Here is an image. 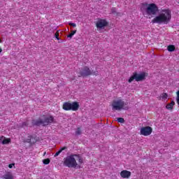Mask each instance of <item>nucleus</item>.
I'll use <instances>...</instances> for the list:
<instances>
[{"label": "nucleus", "instance_id": "nucleus-27", "mask_svg": "<svg viewBox=\"0 0 179 179\" xmlns=\"http://www.w3.org/2000/svg\"><path fill=\"white\" fill-rule=\"evenodd\" d=\"M3 136H0V143H2V141H3Z\"/></svg>", "mask_w": 179, "mask_h": 179}, {"label": "nucleus", "instance_id": "nucleus-31", "mask_svg": "<svg viewBox=\"0 0 179 179\" xmlns=\"http://www.w3.org/2000/svg\"><path fill=\"white\" fill-rule=\"evenodd\" d=\"M0 43H2V41L0 40Z\"/></svg>", "mask_w": 179, "mask_h": 179}, {"label": "nucleus", "instance_id": "nucleus-4", "mask_svg": "<svg viewBox=\"0 0 179 179\" xmlns=\"http://www.w3.org/2000/svg\"><path fill=\"white\" fill-rule=\"evenodd\" d=\"M75 156H78V155H71L69 156H67L64 159V164L66 167H78V162H76V159H75Z\"/></svg>", "mask_w": 179, "mask_h": 179}, {"label": "nucleus", "instance_id": "nucleus-14", "mask_svg": "<svg viewBox=\"0 0 179 179\" xmlns=\"http://www.w3.org/2000/svg\"><path fill=\"white\" fill-rule=\"evenodd\" d=\"M3 179H15V177L12 173H8L3 176Z\"/></svg>", "mask_w": 179, "mask_h": 179}, {"label": "nucleus", "instance_id": "nucleus-20", "mask_svg": "<svg viewBox=\"0 0 179 179\" xmlns=\"http://www.w3.org/2000/svg\"><path fill=\"white\" fill-rule=\"evenodd\" d=\"M117 122H120V124H124V122H125V120H124V118H122V117H118V118H117Z\"/></svg>", "mask_w": 179, "mask_h": 179}, {"label": "nucleus", "instance_id": "nucleus-19", "mask_svg": "<svg viewBox=\"0 0 179 179\" xmlns=\"http://www.w3.org/2000/svg\"><path fill=\"white\" fill-rule=\"evenodd\" d=\"M75 157H77L78 159V163H80V164H82V163H83V159L80 156L77 155V156H75Z\"/></svg>", "mask_w": 179, "mask_h": 179}, {"label": "nucleus", "instance_id": "nucleus-13", "mask_svg": "<svg viewBox=\"0 0 179 179\" xmlns=\"http://www.w3.org/2000/svg\"><path fill=\"white\" fill-rule=\"evenodd\" d=\"M169 97V95L167 94V93H162L161 94V95L158 97V100H167Z\"/></svg>", "mask_w": 179, "mask_h": 179}, {"label": "nucleus", "instance_id": "nucleus-7", "mask_svg": "<svg viewBox=\"0 0 179 179\" xmlns=\"http://www.w3.org/2000/svg\"><path fill=\"white\" fill-rule=\"evenodd\" d=\"M145 73H141L140 74L135 73L129 79V83H131V82H133L134 80H136V82H141V80H143V79H145Z\"/></svg>", "mask_w": 179, "mask_h": 179}, {"label": "nucleus", "instance_id": "nucleus-9", "mask_svg": "<svg viewBox=\"0 0 179 179\" xmlns=\"http://www.w3.org/2000/svg\"><path fill=\"white\" fill-rule=\"evenodd\" d=\"M108 24V22L106 20H98L96 23V27L97 29H104V27H107Z\"/></svg>", "mask_w": 179, "mask_h": 179}, {"label": "nucleus", "instance_id": "nucleus-11", "mask_svg": "<svg viewBox=\"0 0 179 179\" xmlns=\"http://www.w3.org/2000/svg\"><path fill=\"white\" fill-rule=\"evenodd\" d=\"M120 176L122 178H129V177H131V172L124 170L120 173Z\"/></svg>", "mask_w": 179, "mask_h": 179}, {"label": "nucleus", "instance_id": "nucleus-2", "mask_svg": "<svg viewBox=\"0 0 179 179\" xmlns=\"http://www.w3.org/2000/svg\"><path fill=\"white\" fill-rule=\"evenodd\" d=\"M143 15H147L148 16H151L153 17L159 12V7L155 3H143L141 8Z\"/></svg>", "mask_w": 179, "mask_h": 179}, {"label": "nucleus", "instance_id": "nucleus-10", "mask_svg": "<svg viewBox=\"0 0 179 179\" xmlns=\"http://www.w3.org/2000/svg\"><path fill=\"white\" fill-rule=\"evenodd\" d=\"M152 131L153 129L150 127H142L141 129V134L143 135V136H149L152 134Z\"/></svg>", "mask_w": 179, "mask_h": 179}, {"label": "nucleus", "instance_id": "nucleus-12", "mask_svg": "<svg viewBox=\"0 0 179 179\" xmlns=\"http://www.w3.org/2000/svg\"><path fill=\"white\" fill-rule=\"evenodd\" d=\"M175 105H176V102H174V101H171L170 103H168L166 106V110H169V111H171L173 110V107H174Z\"/></svg>", "mask_w": 179, "mask_h": 179}, {"label": "nucleus", "instance_id": "nucleus-24", "mask_svg": "<svg viewBox=\"0 0 179 179\" xmlns=\"http://www.w3.org/2000/svg\"><path fill=\"white\" fill-rule=\"evenodd\" d=\"M69 26H72L73 27H76V24L73 22H69Z\"/></svg>", "mask_w": 179, "mask_h": 179}, {"label": "nucleus", "instance_id": "nucleus-23", "mask_svg": "<svg viewBox=\"0 0 179 179\" xmlns=\"http://www.w3.org/2000/svg\"><path fill=\"white\" fill-rule=\"evenodd\" d=\"M117 12V10L115 9V8H113L111 9V13H113V15L115 14Z\"/></svg>", "mask_w": 179, "mask_h": 179}, {"label": "nucleus", "instance_id": "nucleus-8", "mask_svg": "<svg viewBox=\"0 0 179 179\" xmlns=\"http://www.w3.org/2000/svg\"><path fill=\"white\" fill-rule=\"evenodd\" d=\"M89 75H97L96 71H91L90 69L88 67H84L80 71L78 76H89Z\"/></svg>", "mask_w": 179, "mask_h": 179}, {"label": "nucleus", "instance_id": "nucleus-5", "mask_svg": "<svg viewBox=\"0 0 179 179\" xmlns=\"http://www.w3.org/2000/svg\"><path fill=\"white\" fill-rule=\"evenodd\" d=\"M54 122V117L49 116H43L41 119H39L38 121L35 122V125H48V124H52Z\"/></svg>", "mask_w": 179, "mask_h": 179}, {"label": "nucleus", "instance_id": "nucleus-29", "mask_svg": "<svg viewBox=\"0 0 179 179\" xmlns=\"http://www.w3.org/2000/svg\"><path fill=\"white\" fill-rule=\"evenodd\" d=\"M2 52V48H0V54Z\"/></svg>", "mask_w": 179, "mask_h": 179}, {"label": "nucleus", "instance_id": "nucleus-30", "mask_svg": "<svg viewBox=\"0 0 179 179\" xmlns=\"http://www.w3.org/2000/svg\"><path fill=\"white\" fill-rule=\"evenodd\" d=\"M23 125H27V124H26V122H24V123H23Z\"/></svg>", "mask_w": 179, "mask_h": 179}, {"label": "nucleus", "instance_id": "nucleus-26", "mask_svg": "<svg viewBox=\"0 0 179 179\" xmlns=\"http://www.w3.org/2000/svg\"><path fill=\"white\" fill-rule=\"evenodd\" d=\"M13 166H15V164H10L8 165V167H9V169H12L13 167Z\"/></svg>", "mask_w": 179, "mask_h": 179}, {"label": "nucleus", "instance_id": "nucleus-28", "mask_svg": "<svg viewBox=\"0 0 179 179\" xmlns=\"http://www.w3.org/2000/svg\"><path fill=\"white\" fill-rule=\"evenodd\" d=\"M55 37H56V38H57V40H59L58 34H55Z\"/></svg>", "mask_w": 179, "mask_h": 179}, {"label": "nucleus", "instance_id": "nucleus-21", "mask_svg": "<svg viewBox=\"0 0 179 179\" xmlns=\"http://www.w3.org/2000/svg\"><path fill=\"white\" fill-rule=\"evenodd\" d=\"M43 164H50V159H45L43 160Z\"/></svg>", "mask_w": 179, "mask_h": 179}, {"label": "nucleus", "instance_id": "nucleus-17", "mask_svg": "<svg viewBox=\"0 0 179 179\" xmlns=\"http://www.w3.org/2000/svg\"><path fill=\"white\" fill-rule=\"evenodd\" d=\"M168 51H169L170 52H173V51H174V50H176V47H174V45H171L168 46Z\"/></svg>", "mask_w": 179, "mask_h": 179}, {"label": "nucleus", "instance_id": "nucleus-15", "mask_svg": "<svg viewBox=\"0 0 179 179\" xmlns=\"http://www.w3.org/2000/svg\"><path fill=\"white\" fill-rule=\"evenodd\" d=\"M66 149V147H63L62 149H60L59 151H57V152L55 154L54 157H57V156H59V155H61V153H62V151H63V150H65Z\"/></svg>", "mask_w": 179, "mask_h": 179}, {"label": "nucleus", "instance_id": "nucleus-22", "mask_svg": "<svg viewBox=\"0 0 179 179\" xmlns=\"http://www.w3.org/2000/svg\"><path fill=\"white\" fill-rule=\"evenodd\" d=\"M80 134H82V131L80 130V129H78L76 131V135H80Z\"/></svg>", "mask_w": 179, "mask_h": 179}, {"label": "nucleus", "instance_id": "nucleus-1", "mask_svg": "<svg viewBox=\"0 0 179 179\" xmlns=\"http://www.w3.org/2000/svg\"><path fill=\"white\" fill-rule=\"evenodd\" d=\"M171 20V10L170 9L162 10L158 16L152 20V23L158 24H167Z\"/></svg>", "mask_w": 179, "mask_h": 179}, {"label": "nucleus", "instance_id": "nucleus-3", "mask_svg": "<svg viewBox=\"0 0 179 179\" xmlns=\"http://www.w3.org/2000/svg\"><path fill=\"white\" fill-rule=\"evenodd\" d=\"M113 111H121V110H128V103L122 99L113 100L111 103Z\"/></svg>", "mask_w": 179, "mask_h": 179}, {"label": "nucleus", "instance_id": "nucleus-6", "mask_svg": "<svg viewBox=\"0 0 179 179\" xmlns=\"http://www.w3.org/2000/svg\"><path fill=\"white\" fill-rule=\"evenodd\" d=\"M62 108L63 110H65V111H71V110L72 111H78L79 109V103H78V102H73L72 103L69 102H65L63 104Z\"/></svg>", "mask_w": 179, "mask_h": 179}, {"label": "nucleus", "instance_id": "nucleus-18", "mask_svg": "<svg viewBox=\"0 0 179 179\" xmlns=\"http://www.w3.org/2000/svg\"><path fill=\"white\" fill-rule=\"evenodd\" d=\"M76 34V31H72L71 33L67 36L68 38H72Z\"/></svg>", "mask_w": 179, "mask_h": 179}, {"label": "nucleus", "instance_id": "nucleus-16", "mask_svg": "<svg viewBox=\"0 0 179 179\" xmlns=\"http://www.w3.org/2000/svg\"><path fill=\"white\" fill-rule=\"evenodd\" d=\"M10 143V138H3L2 145H8Z\"/></svg>", "mask_w": 179, "mask_h": 179}, {"label": "nucleus", "instance_id": "nucleus-25", "mask_svg": "<svg viewBox=\"0 0 179 179\" xmlns=\"http://www.w3.org/2000/svg\"><path fill=\"white\" fill-rule=\"evenodd\" d=\"M29 138H28L27 140H26V142H27V143H30L31 142V136H29Z\"/></svg>", "mask_w": 179, "mask_h": 179}]
</instances>
